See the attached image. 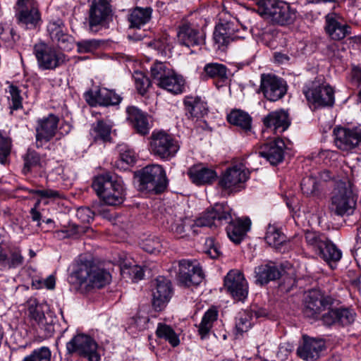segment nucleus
<instances>
[{
	"label": "nucleus",
	"mask_w": 361,
	"mask_h": 361,
	"mask_svg": "<svg viewBox=\"0 0 361 361\" xmlns=\"http://www.w3.org/2000/svg\"><path fill=\"white\" fill-rule=\"evenodd\" d=\"M150 71L153 80L158 86L169 74L173 73V69L169 67V64L159 61L155 62L151 66Z\"/></svg>",
	"instance_id": "nucleus-46"
},
{
	"label": "nucleus",
	"mask_w": 361,
	"mask_h": 361,
	"mask_svg": "<svg viewBox=\"0 0 361 361\" xmlns=\"http://www.w3.org/2000/svg\"><path fill=\"white\" fill-rule=\"evenodd\" d=\"M138 190L154 195L164 192L168 186L164 169L158 164L148 165L137 173Z\"/></svg>",
	"instance_id": "nucleus-5"
},
{
	"label": "nucleus",
	"mask_w": 361,
	"mask_h": 361,
	"mask_svg": "<svg viewBox=\"0 0 361 361\" xmlns=\"http://www.w3.org/2000/svg\"><path fill=\"white\" fill-rule=\"evenodd\" d=\"M232 209L227 203H216L214 207L207 210L200 218L196 219L197 226H219L228 224L226 228L229 239L235 244H239L243 240L250 228L251 221L247 218L242 220L233 219L231 215Z\"/></svg>",
	"instance_id": "nucleus-1"
},
{
	"label": "nucleus",
	"mask_w": 361,
	"mask_h": 361,
	"mask_svg": "<svg viewBox=\"0 0 361 361\" xmlns=\"http://www.w3.org/2000/svg\"><path fill=\"white\" fill-rule=\"evenodd\" d=\"M142 248L147 252L154 254L160 252L161 243L155 235H149L141 243Z\"/></svg>",
	"instance_id": "nucleus-51"
},
{
	"label": "nucleus",
	"mask_w": 361,
	"mask_h": 361,
	"mask_svg": "<svg viewBox=\"0 0 361 361\" xmlns=\"http://www.w3.org/2000/svg\"><path fill=\"white\" fill-rule=\"evenodd\" d=\"M249 178V172L243 166H233L227 169L219 179V185L225 190L236 192L244 188Z\"/></svg>",
	"instance_id": "nucleus-15"
},
{
	"label": "nucleus",
	"mask_w": 361,
	"mask_h": 361,
	"mask_svg": "<svg viewBox=\"0 0 361 361\" xmlns=\"http://www.w3.org/2000/svg\"><path fill=\"white\" fill-rule=\"evenodd\" d=\"M100 40L92 39H82L76 42L78 51L79 53L92 52L96 50L101 44Z\"/></svg>",
	"instance_id": "nucleus-56"
},
{
	"label": "nucleus",
	"mask_w": 361,
	"mask_h": 361,
	"mask_svg": "<svg viewBox=\"0 0 361 361\" xmlns=\"http://www.w3.org/2000/svg\"><path fill=\"white\" fill-rule=\"evenodd\" d=\"M47 32L51 40L57 43L59 49H71V37L66 32V29L62 20H58L49 23Z\"/></svg>",
	"instance_id": "nucleus-29"
},
{
	"label": "nucleus",
	"mask_w": 361,
	"mask_h": 361,
	"mask_svg": "<svg viewBox=\"0 0 361 361\" xmlns=\"http://www.w3.org/2000/svg\"><path fill=\"white\" fill-rule=\"evenodd\" d=\"M264 125L275 133H281L290 125L288 113L283 109L270 112L263 118Z\"/></svg>",
	"instance_id": "nucleus-30"
},
{
	"label": "nucleus",
	"mask_w": 361,
	"mask_h": 361,
	"mask_svg": "<svg viewBox=\"0 0 361 361\" xmlns=\"http://www.w3.org/2000/svg\"><path fill=\"white\" fill-rule=\"evenodd\" d=\"M293 349V346L290 343H283L280 344L277 352L278 358L281 361L286 360L292 352Z\"/></svg>",
	"instance_id": "nucleus-64"
},
{
	"label": "nucleus",
	"mask_w": 361,
	"mask_h": 361,
	"mask_svg": "<svg viewBox=\"0 0 361 361\" xmlns=\"http://www.w3.org/2000/svg\"><path fill=\"white\" fill-rule=\"evenodd\" d=\"M260 90L267 100L276 102L286 94L287 85L286 81L279 77L271 74H262Z\"/></svg>",
	"instance_id": "nucleus-17"
},
{
	"label": "nucleus",
	"mask_w": 361,
	"mask_h": 361,
	"mask_svg": "<svg viewBox=\"0 0 361 361\" xmlns=\"http://www.w3.org/2000/svg\"><path fill=\"white\" fill-rule=\"evenodd\" d=\"M227 71L226 66L222 63H209L204 66L201 77L204 80L212 78L224 82L228 79Z\"/></svg>",
	"instance_id": "nucleus-36"
},
{
	"label": "nucleus",
	"mask_w": 361,
	"mask_h": 361,
	"mask_svg": "<svg viewBox=\"0 0 361 361\" xmlns=\"http://www.w3.org/2000/svg\"><path fill=\"white\" fill-rule=\"evenodd\" d=\"M356 199L350 183L340 182L334 189L329 205V212L336 216L352 215L355 209Z\"/></svg>",
	"instance_id": "nucleus-6"
},
{
	"label": "nucleus",
	"mask_w": 361,
	"mask_h": 361,
	"mask_svg": "<svg viewBox=\"0 0 361 361\" xmlns=\"http://www.w3.org/2000/svg\"><path fill=\"white\" fill-rule=\"evenodd\" d=\"M218 311L210 308L204 314L200 324L198 326V332L202 339L206 338L213 326L214 322L217 320Z\"/></svg>",
	"instance_id": "nucleus-43"
},
{
	"label": "nucleus",
	"mask_w": 361,
	"mask_h": 361,
	"mask_svg": "<svg viewBox=\"0 0 361 361\" xmlns=\"http://www.w3.org/2000/svg\"><path fill=\"white\" fill-rule=\"evenodd\" d=\"M33 54L39 68L42 71L55 70L68 61L66 55L61 51L44 42L35 44Z\"/></svg>",
	"instance_id": "nucleus-8"
},
{
	"label": "nucleus",
	"mask_w": 361,
	"mask_h": 361,
	"mask_svg": "<svg viewBox=\"0 0 361 361\" xmlns=\"http://www.w3.org/2000/svg\"><path fill=\"white\" fill-rule=\"evenodd\" d=\"M133 77L137 92L144 95L150 86L149 78L142 72H135Z\"/></svg>",
	"instance_id": "nucleus-53"
},
{
	"label": "nucleus",
	"mask_w": 361,
	"mask_h": 361,
	"mask_svg": "<svg viewBox=\"0 0 361 361\" xmlns=\"http://www.w3.org/2000/svg\"><path fill=\"white\" fill-rule=\"evenodd\" d=\"M149 45L156 49L162 56H169L171 54V45L166 37L154 39Z\"/></svg>",
	"instance_id": "nucleus-54"
},
{
	"label": "nucleus",
	"mask_w": 361,
	"mask_h": 361,
	"mask_svg": "<svg viewBox=\"0 0 361 361\" xmlns=\"http://www.w3.org/2000/svg\"><path fill=\"white\" fill-rule=\"evenodd\" d=\"M98 348V344L94 338L85 334H78L66 343L68 354H75L88 361L100 360Z\"/></svg>",
	"instance_id": "nucleus-10"
},
{
	"label": "nucleus",
	"mask_w": 361,
	"mask_h": 361,
	"mask_svg": "<svg viewBox=\"0 0 361 361\" xmlns=\"http://www.w3.org/2000/svg\"><path fill=\"white\" fill-rule=\"evenodd\" d=\"M302 92L314 109L331 107L334 104V90L329 85H324L321 79L315 78L307 82Z\"/></svg>",
	"instance_id": "nucleus-7"
},
{
	"label": "nucleus",
	"mask_w": 361,
	"mask_h": 361,
	"mask_svg": "<svg viewBox=\"0 0 361 361\" xmlns=\"http://www.w3.org/2000/svg\"><path fill=\"white\" fill-rule=\"evenodd\" d=\"M333 133L335 145L341 150L350 151L361 144V125L336 127Z\"/></svg>",
	"instance_id": "nucleus-14"
},
{
	"label": "nucleus",
	"mask_w": 361,
	"mask_h": 361,
	"mask_svg": "<svg viewBox=\"0 0 361 361\" xmlns=\"http://www.w3.org/2000/svg\"><path fill=\"white\" fill-rule=\"evenodd\" d=\"M27 306L29 316L36 322L45 317L42 307L36 298H30L27 301Z\"/></svg>",
	"instance_id": "nucleus-49"
},
{
	"label": "nucleus",
	"mask_w": 361,
	"mask_h": 361,
	"mask_svg": "<svg viewBox=\"0 0 361 361\" xmlns=\"http://www.w3.org/2000/svg\"><path fill=\"white\" fill-rule=\"evenodd\" d=\"M190 223L191 221L189 219L179 217L171 221L169 229L173 233L180 238H182L186 235V228L188 226L192 229L194 233L197 234L198 231L196 229V228H202V226H197L195 225L196 221L192 224Z\"/></svg>",
	"instance_id": "nucleus-42"
},
{
	"label": "nucleus",
	"mask_w": 361,
	"mask_h": 361,
	"mask_svg": "<svg viewBox=\"0 0 361 361\" xmlns=\"http://www.w3.org/2000/svg\"><path fill=\"white\" fill-rule=\"evenodd\" d=\"M301 190L307 196L319 197L320 190L317 178L312 176L302 178L300 183Z\"/></svg>",
	"instance_id": "nucleus-47"
},
{
	"label": "nucleus",
	"mask_w": 361,
	"mask_h": 361,
	"mask_svg": "<svg viewBox=\"0 0 361 361\" xmlns=\"http://www.w3.org/2000/svg\"><path fill=\"white\" fill-rule=\"evenodd\" d=\"M92 187L97 195L108 205H118L124 200V189L121 181L114 179L110 173L97 176Z\"/></svg>",
	"instance_id": "nucleus-4"
},
{
	"label": "nucleus",
	"mask_w": 361,
	"mask_h": 361,
	"mask_svg": "<svg viewBox=\"0 0 361 361\" xmlns=\"http://www.w3.org/2000/svg\"><path fill=\"white\" fill-rule=\"evenodd\" d=\"M213 39L215 44L217 45V49H224L231 42H233L231 39V36H228L226 32H225V30L221 28L218 25L215 27Z\"/></svg>",
	"instance_id": "nucleus-50"
},
{
	"label": "nucleus",
	"mask_w": 361,
	"mask_h": 361,
	"mask_svg": "<svg viewBox=\"0 0 361 361\" xmlns=\"http://www.w3.org/2000/svg\"><path fill=\"white\" fill-rule=\"evenodd\" d=\"M127 121L135 130L141 135L149 134L152 128L150 116L136 106H131L126 109Z\"/></svg>",
	"instance_id": "nucleus-27"
},
{
	"label": "nucleus",
	"mask_w": 361,
	"mask_h": 361,
	"mask_svg": "<svg viewBox=\"0 0 361 361\" xmlns=\"http://www.w3.org/2000/svg\"><path fill=\"white\" fill-rule=\"evenodd\" d=\"M251 316L245 311L236 319L235 328L238 333L247 332L252 326Z\"/></svg>",
	"instance_id": "nucleus-57"
},
{
	"label": "nucleus",
	"mask_w": 361,
	"mask_h": 361,
	"mask_svg": "<svg viewBox=\"0 0 361 361\" xmlns=\"http://www.w3.org/2000/svg\"><path fill=\"white\" fill-rule=\"evenodd\" d=\"M307 247L317 255L322 250L329 238L324 233L315 231H307L304 235Z\"/></svg>",
	"instance_id": "nucleus-35"
},
{
	"label": "nucleus",
	"mask_w": 361,
	"mask_h": 361,
	"mask_svg": "<svg viewBox=\"0 0 361 361\" xmlns=\"http://www.w3.org/2000/svg\"><path fill=\"white\" fill-rule=\"evenodd\" d=\"M156 335L158 338L168 341L173 347H176L180 343L178 335L171 326L166 324H158Z\"/></svg>",
	"instance_id": "nucleus-44"
},
{
	"label": "nucleus",
	"mask_w": 361,
	"mask_h": 361,
	"mask_svg": "<svg viewBox=\"0 0 361 361\" xmlns=\"http://www.w3.org/2000/svg\"><path fill=\"white\" fill-rule=\"evenodd\" d=\"M255 274L256 283L263 286L279 279L281 271L274 262H269L255 267Z\"/></svg>",
	"instance_id": "nucleus-32"
},
{
	"label": "nucleus",
	"mask_w": 361,
	"mask_h": 361,
	"mask_svg": "<svg viewBox=\"0 0 361 361\" xmlns=\"http://www.w3.org/2000/svg\"><path fill=\"white\" fill-rule=\"evenodd\" d=\"M338 300L334 299L332 306L321 315L320 319L324 326H347L354 322L356 317L355 311L349 307H338Z\"/></svg>",
	"instance_id": "nucleus-13"
},
{
	"label": "nucleus",
	"mask_w": 361,
	"mask_h": 361,
	"mask_svg": "<svg viewBox=\"0 0 361 361\" xmlns=\"http://www.w3.org/2000/svg\"><path fill=\"white\" fill-rule=\"evenodd\" d=\"M14 8L18 25L29 30L39 26L42 21L41 13L36 0H17Z\"/></svg>",
	"instance_id": "nucleus-11"
},
{
	"label": "nucleus",
	"mask_w": 361,
	"mask_h": 361,
	"mask_svg": "<svg viewBox=\"0 0 361 361\" xmlns=\"http://www.w3.org/2000/svg\"><path fill=\"white\" fill-rule=\"evenodd\" d=\"M120 160L121 164L131 165L135 162V152L128 149L126 146H120L119 149Z\"/></svg>",
	"instance_id": "nucleus-59"
},
{
	"label": "nucleus",
	"mask_w": 361,
	"mask_h": 361,
	"mask_svg": "<svg viewBox=\"0 0 361 361\" xmlns=\"http://www.w3.org/2000/svg\"><path fill=\"white\" fill-rule=\"evenodd\" d=\"M284 148V142L277 138L262 145L255 154L266 159L271 165H277L283 160Z\"/></svg>",
	"instance_id": "nucleus-23"
},
{
	"label": "nucleus",
	"mask_w": 361,
	"mask_h": 361,
	"mask_svg": "<svg viewBox=\"0 0 361 361\" xmlns=\"http://www.w3.org/2000/svg\"><path fill=\"white\" fill-rule=\"evenodd\" d=\"M11 140L0 133V163L6 164L11 151Z\"/></svg>",
	"instance_id": "nucleus-52"
},
{
	"label": "nucleus",
	"mask_w": 361,
	"mask_h": 361,
	"mask_svg": "<svg viewBox=\"0 0 361 361\" xmlns=\"http://www.w3.org/2000/svg\"><path fill=\"white\" fill-rule=\"evenodd\" d=\"M112 124L102 119L92 123L90 130V136L94 142L105 143L110 142Z\"/></svg>",
	"instance_id": "nucleus-33"
},
{
	"label": "nucleus",
	"mask_w": 361,
	"mask_h": 361,
	"mask_svg": "<svg viewBox=\"0 0 361 361\" xmlns=\"http://www.w3.org/2000/svg\"><path fill=\"white\" fill-rule=\"evenodd\" d=\"M187 174L190 180L197 185L211 184L217 178V173L214 169L202 164L189 168Z\"/></svg>",
	"instance_id": "nucleus-31"
},
{
	"label": "nucleus",
	"mask_w": 361,
	"mask_h": 361,
	"mask_svg": "<svg viewBox=\"0 0 361 361\" xmlns=\"http://www.w3.org/2000/svg\"><path fill=\"white\" fill-rule=\"evenodd\" d=\"M334 302V298L324 295L319 290H311L305 297L302 312L305 317L316 319Z\"/></svg>",
	"instance_id": "nucleus-12"
},
{
	"label": "nucleus",
	"mask_w": 361,
	"mask_h": 361,
	"mask_svg": "<svg viewBox=\"0 0 361 361\" xmlns=\"http://www.w3.org/2000/svg\"><path fill=\"white\" fill-rule=\"evenodd\" d=\"M318 256L326 262L332 269L336 268V263L342 257L341 250L329 239Z\"/></svg>",
	"instance_id": "nucleus-37"
},
{
	"label": "nucleus",
	"mask_w": 361,
	"mask_h": 361,
	"mask_svg": "<svg viewBox=\"0 0 361 361\" xmlns=\"http://www.w3.org/2000/svg\"><path fill=\"white\" fill-rule=\"evenodd\" d=\"M324 18V30L331 40L341 41L352 34V27L339 13H329Z\"/></svg>",
	"instance_id": "nucleus-16"
},
{
	"label": "nucleus",
	"mask_w": 361,
	"mask_h": 361,
	"mask_svg": "<svg viewBox=\"0 0 361 361\" xmlns=\"http://www.w3.org/2000/svg\"><path fill=\"white\" fill-rule=\"evenodd\" d=\"M24 257L20 247L0 244V269L8 271L23 264Z\"/></svg>",
	"instance_id": "nucleus-24"
},
{
	"label": "nucleus",
	"mask_w": 361,
	"mask_h": 361,
	"mask_svg": "<svg viewBox=\"0 0 361 361\" xmlns=\"http://www.w3.org/2000/svg\"><path fill=\"white\" fill-rule=\"evenodd\" d=\"M76 216L82 222L88 223L93 219L94 212L89 207H82L77 209Z\"/></svg>",
	"instance_id": "nucleus-63"
},
{
	"label": "nucleus",
	"mask_w": 361,
	"mask_h": 361,
	"mask_svg": "<svg viewBox=\"0 0 361 361\" xmlns=\"http://www.w3.org/2000/svg\"><path fill=\"white\" fill-rule=\"evenodd\" d=\"M218 25L225 30V32H226L228 36H231V39L233 41L240 38L237 35V32L239 31V25L237 20H233L221 22Z\"/></svg>",
	"instance_id": "nucleus-55"
},
{
	"label": "nucleus",
	"mask_w": 361,
	"mask_h": 361,
	"mask_svg": "<svg viewBox=\"0 0 361 361\" xmlns=\"http://www.w3.org/2000/svg\"><path fill=\"white\" fill-rule=\"evenodd\" d=\"M64 234V238L77 237L85 231L83 227L79 226L76 224H71L69 226L61 231Z\"/></svg>",
	"instance_id": "nucleus-62"
},
{
	"label": "nucleus",
	"mask_w": 361,
	"mask_h": 361,
	"mask_svg": "<svg viewBox=\"0 0 361 361\" xmlns=\"http://www.w3.org/2000/svg\"><path fill=\"white\" fill-rule=\"evenodd\" d=\"M227 121L231 125L235 126L247 132L251 130L252 118L246 112L235 109L227 115Z\"/></svg>",
	"instance_id": "nucleus-41"
},
{
	"label": "nucleus",
	"mask_w": 361,
	"mask_h": 361,
	"mask_svg": "<svg viewBox=\"0 0 361 361\" xmlns=\"http://www.w3.org/2000/svg\"><path fill=\"white\" fill-rule=\"evenodd\" d=\"M159 87L173 94H180L185 89V80L173 70V73L161 81Z\"/></svg>",
	"instance_id": "nucleus-39"
},
{
	"label": "nucleus",
	"mask_w": 361,
	"mask_h": 361,
	"mask_svg": "<svg viewBox=\"0 0 361 361\" xmlns=\"http://www.w3.org/2000/svg\"><path fill=\"white\" fill-rule=\"evenodd\" d=\"M224 286L226 292L234 299L241 301L248 294V285L244 275L238 270H231L224 277Z\"/></svg>",
	"instance_id": "nucleus-19"
},
{
	"label": "nucleus",
	"mask_w": 361,
	"mask_h": 361,
	"mask_svg": "<svg viewBox=\"0 0 361 361\" xmlns=\"http://www.w3.org/2000/svg\"><path fill=\"white\" fill-rule=\"evenodd\" d=\"M40 329L44 331L46 337H51L54 333V326L52 321H47V318L44 317L43 319L37 322Z\"/></svg>",
	"instance_id": "nucleus-61"
},
{
	"label": "nucleus",
	"mask_w": 361,
	"mask_h": 361,
	"mask_svg": "<svg viewBox=\"0 0 361 361\" xmlns=\"http://www.w3.org/2000/svg\"><path fill=\"white\" fill-rule=\"evenodd\" d=\"M23 159L24 161L23 173L24 174H27L35 168L42 167L39 154L33 149H28L27 152L23 156Z\"/></svg>",
	"instance_id": "nucleus-45"
},
{
	"label": "nucleus",
	"mask_w": 361,
	"mask_h": 361,
	"mask_svg": "<svg viewBox=\"0 0 361 361\" xmlns=\"http://www.w3.org/2000/svg\"><path fill=\"white\" fill-rule=\"evenodd\" d=\"M51 352L48 347L42 346L33 350L21 361H51Z\"/></svg>",
	"instance_id": "nucleus-48"
},
{
	"label": "nucleus",
	"mask_w": 361,
	"mask_h": 361,
	"mask_svg": "<svg viewBox=\"0 0 361 361\" xmlns=\"http://www.w3.org/2000/svg\"><path fill=\"white\" fill-rule=\"evenodd\" d=\"M85 98L86 102L92 106L116 105L121 101V97L115 92L104 87L99 88L95 92L90 90L85 92Z\"/></svg>",
	"instance_id": "nucleus-26"
},
{
	"label": "nucleus",
	"mask_w": 361,
	"mask_h": 361,
	"mask_svg": "<svg viewBox=\"0 0 361 361\" xmlns=\"http://www.w3.org/2000/svg\"><path fill=\"white\" fill-rule=\"evenodd\" d=\"M149 146L152 154L163 160L174 157L180 148L173 136L163 130L152 132Z\"/></svg>",
	"instance_id": "nucleus-9"
},
{
	"label": "nucleus",
	"mask_w": 361,
	"mask_h": 361,
	"mask_svg": "<svg viewBox=\"0 0 361 361\" xmlns=\"http://www.w3.org/2000/svg\"><path fill=\"white\" fill-rule=\"evenodd\" d=\"M171 283L164 276L155 280V288L152 293V305L156 311H161L170 300L172 295Z\"/></svg>",
	"instance_id": "nucleus-21"
},
{
	"label": "nucleus",
	"mask_w": 361,
	"mask_h": 361,
	"mask_svg": "<svg viewBox=\"0 0 361 361\" xmlns=\"http://www.w3.org/2000/svg\"><path fill=\"white\" fill-rule=\"evenodd\" d=\"M183 102L185 107V114L188 118L198 120L208 113L207 103L198 97H186Z\"/></svg>",
	"instance_id": "nucleus-34"
},
{
	"label": "nucleus",
	"mask_w": 361,
	"mask_h": 361,
	"mask_svg": "<svg viewBox=\"0 0 361 361\" xmlns=\"http://www.w3.org/2000/svg\"><path fill=\"white\" fill-rule=\"evenodd\" d=\"M8 92L10 94V97L11 99V109L12 110H18L23 107L22 100L23 98L20 95V90L19 88L13 85H11L8 87Z\"/></svg>",
	"instance_id": "nucleus-58"
},
{
	"label": "nucleus",
	"mask_w": 361,
	"mask_h": 361,
	"mask_svg": "<svg viewBox=\"0 0 361 361\" xmlns=\"http://www.w3.org/2000/svg\"><path fill=\"white\" fill-rule=\"evenodd\" d=\"M324 348L325 344L323 340L303 336L302 343L297 349V355L305 361H316L319 358Z\"/></svg>",
	"instance_id": "nucleus-22"
},
{
	"label": "nucleus",
	"mask_w": 361,
	"mask_h": 361,
	"mask_svg": "<svg viewBox=\"0 0 361 361\" xmlns=\"http://www.w3.org/2000/svg\"><path fill=\"white\" fill-rule=\"evenodd\" d=\"M177 36L179 42L188 47L199 46L204 42L203 31L188 23L179 27Z\"/></svg>",
	"instance_id": "nucleus-28"
},
{
	"label": "nucleus",
	"mask_w": 361,
	"mask_h": 361,
	"mask_svg": "<svg viewBox=\"0 0 361 361\" xmlns=\"http://www.w3.org/2000/svg\"><path fill=\"white\" fill-rule=\"evenodd\" d=\"M204 279L202 267L197 261L182 259L179 262L178 280L184 286L199 285Z\"/></svg>",
	"instance_id": "nucleus-18"
},
{
	"label": "nucleus",
	"mask_w": 361,
	"mask_h": 361,
	"mask_svg": "<svg viewBox=\"0 0 361 361\" xmlns=\"http://www.w3.org/2000/svg\"><path fill=\"white\" fill-rule=\"evenodd\" d=\"M206 246L207 247L206 253H207L211 258L216 259L221 255L219 245L214 243L213 238H208L206 240Z\"/></svg>",
	"instance_id": "nucleus-60"
},
{
	"label": "nucleus",
	"mask_w": 361,
	"mask_h": 361,
	"mask_svg": "<svg viewBox=\"0 0 361 361\" xmlns=\"http://www.w3.org/2000/svg\"><path fill=\"white\" fill-rule=\"evenodd\" d=\"M89 13L90 26L93 27L106 24L112 10L106 0H92Z\"/></svg>",
	"instance_id": "nucleus-25"
},
{
	"label": "nucleus",
	"mask_w": 361,
	"mask_h": 361,
	"mask_svg": "<svg viewBox=\"0 0 361 361\" xmlns=\"http://www.w3.org/2000/svg\"><path fill=\"white\" fill-rule=\"evenodd\" d=\"M151 7H135L128 16L130 27L140 28L147 23L152 17Z\"/></svg>",
	"instance_id": "nucleus-38"
},
{
	"label": "nucleus",
	"mask_w": 361,
	"mask_h": 361,
	"mask_svg": "<svg viewBox=\"0 0 361 361\" xmlns=\"http://www.w3.org/2000/svg\"><path fill=\"white\" fill-rule=\"evenodd\" d=\"M59 122V118L53 114L37 120L35 127L37 148L42 147L44 142H49L56 135Z\"/></svg>",
	"instance_id": "nucleus-20"
},
{
	"label": "nucleus",
	"mask_w": 361,
	"mask_h": 361,
	"mask_svg": "<svg viewBox=\"0 0 361 361\" xmlns=\"http://www.w3.org/2000/svg\"><path fill=\"white\" fill-rule=\"evenodd\" d=\"M72 276L80 286H84L87 290L91 288H102L111 281V276L109 271L87 260L78 263Z\"/></svg>",
	"instance_id": "nucleus-3"
},
{
	"label": "nucleus",
	"mask_w": 361,
	"mask_h": 361,
	"mask_svg": "<svg viewBox=\"0 0 361 361\" xmlns=\"http://www.w3.org/2000/svg\"><path fill=\"white\" fill-rule=\"evenodd\" d=\"M259 15L274 24L288 25L297 18V10L282 0H255Z\"/></svg>",
	"instance_id": "nucleus-2"
},
{
	"label": "nucleus",
	"mask_w": 361,
	"mask_h": 361,
	"mask_svg": "<svg viewBox=\"0 0 361 361\" xmlns=\"http://www.w3.org/2000/svg\"><path fill=\"white\" fill-rule=\"evenodd\" d=\"M265 240L267 244L279 252L285 251V250H282V248L286 245V236L277 227L272 225L268 226Z\"/></svg>",
	"instance_id": "nucleus-40"
}]
</instances>
